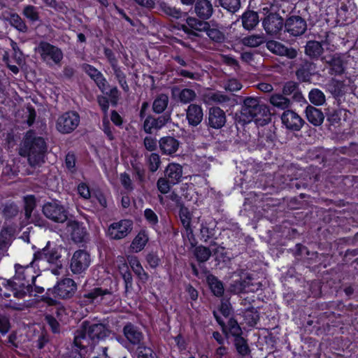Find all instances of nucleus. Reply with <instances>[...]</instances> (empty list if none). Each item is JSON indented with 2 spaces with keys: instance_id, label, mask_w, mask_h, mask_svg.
<instances>
[{
  "instance_id": "nucleus-1",
  "label": "nucleus",
  "mask_w": 358,
  "mask_h": 358,
  "mask_svg": "<svg viewBox=\"0 0 358 358\" xmlns=\"http://www.w3.org/2000/svg\"><path fill=\"white\" fill-rule=\"evenodd\" d=\"M109 334L110 331L104 324L84 321L75 333L73 342L76 349L90 351L94 341L103 339Z\"/></svg>"
},
{
  "instance_id": "nucleus-2",
  "label": "nucleus",
  "mask_w": 358,
  "mask_h": 358,
  "mask_svg": "<svg viewBox=\"0 0 358 358\" xmlns=\"http://www.w3.org/2000/svg\"><path fill=\"white\" fill-rule=\"evenodd\" d=\"M47 151L46 143L43 138L37 136L32 131L26 133L19 148V154L27 157L31 166L39 165L44 162Z\"/></svg>"
},
{
  "instance_id": "nucleus-3",
  "label": "nucleus",
  "mask_w": 358,
  "mask_h": 358,
  "mask_svg": "<svg viewBox=\"0 0 358 358\" xmlns=\"http://www.w3.org/2000/svg\"><path fill=\"white\" fill-rule=\"evenodd\" d=\"M241 117L244 122L255 121L257 124L263 126L271 120L268 108L261 103L258 98L246 97L241 107Z\"/></svg>"
},
{
  "instance_id": "nucleus-4",
  "label": "nucleus",
  "mask_w": 358,
  "mask_h": 358,
  "mask_svg": "<svg viewBox=\"0 0 358 358\" xmlns=\"http://www.w3.org/2000/svg\"><path fill=\"white\" fill-rule=\"evenodd\" d=\"M15 270L13 294L16 298L22 299L33 291L31 282H34L36 276L31 275L32 268L29 265L16 264Z\"/></svg>"
},
{
  "instance_id": "nucleus-5",
  "label": "nucleus",
  "mask_w": 358,
  "mask_h": 358,
  "mask_svg": "<svg viewBox=\"0 0 358 358\" xmlns=\"http://www.w3.org/2000/svg\"><path fill=\"white\" fill-rule=\"evenodd\" d=\"M43 62L52 66L60 64L63 52L59 48L45 41H41L36 49Z\"/></svg>"
},
{
  "instance_id": "nucleus-6",
  "label": "nucleus",
  "mask_w": 358,
  "mask_h": 358,
  "mask_svg": "<svg viewBox=\"0 0 358 358\" xmlns=\"http://www.w3.org/2000/svg\"><path fill=\"white\" fill-rule=\"evenodd\" d=\"M113 295L111 288L94 287L87 292L84 293L79 298V303L81 306H87L92 303H99L103 300L110 298Z\"/></svg>"
},
{
  "instance_id": "nucleus-7",
  "label": "nucleus",
  "mask_w": 358,
  "mask_h": 358,
  "mask_svg": "<svg viewBox=\"0 0 358 358\" xmlns=\"http://www.w3.org/2000/svg\"><path fill=\"white\" fill-rule=\"evenodd\" d=\"M133 229V222L130 220H121L111 223L106 231V236L110 240H121L127 237Z\"/></svg>"
},
{
  "instance_id": "nucleus-8",
  "label": "nucleus",
  "mask_w": 358,
  "mask_h": 358,
  "mask_svg": "<svg viewBox=\"0 0 358 358\" xmlns=\"http://www.w3.org/2000/svg\"><path fill=\"white\" fill-rule=\"evenodd\" d=\"M266 16L262 20V26L267 34L276 36L285 26L283 18L277 13L269 12L267 8H264Z\"/></svg>"
},
{
  "instance_id": "nucleus-9",
  "label": "nucleus",
  "mask_w": 358,
  "mask_h": 358,
  "mask_svg": "<svg viewBox=\"0 0 358 358\" xmlns=\"http://www.w3.org/2000/svg\"><path fill=\"white\" fill-rule=\"evenodd\" d=\"M79 123V115L76 112L69 111L57 118L56 128L62 134H69L78 127Z\"/></svg>"
},
{
  "instance_id": "nucleus-10",
  "label": "nucleus",
  "mask_w": 358,
  "mask_h": 358,
  "mask_svg": "<svg viewBox=\"0 0 358 358\" xmlns=\"http://www.w3.org/2000/svg\"><path fill=\"white\" fill-rule=\"evenodd\" d=\"M43 213L49 220L63 223L67 220V212L64 207L57 201L48 202L43 206Z\"/></svg>"
},
{
  "instance_id": "nucleus-11",
  "label": "nucleus",
  "mask_w": 358,
  "mask_h": 358,
  "mask_svg": "<svg viewBox=\"0 0 358 358\" xmlns=\"http://www.w3.org/2000/svg\"><path fill=\"white\" fill-rule=\"evenodd\" d=\"M126 341L132 346H143L144 335L140 328L131 322H127L122 329Z\"/></svg>"
},
{
  "instance_id": "nucleus-12",
  "label": "nucleus",
  "mask_w": 358,
  "mask_h": 358,
  "mask_svg": "<svg viewBox=\"0 0 358 358\" xmlns=\"http://www.w3.org/2000/svg\"><path fill=\"white\" fill-rule=\"evenodd\" d=\"M91 262L90 255L85 250L76 251L71 260L70 268L75 274H80L87 269Z\"/></svg>"
},
{
  "instance_id": "nucleus-13",
  "label": "nucleus",
  "mask_w": 358,
  "mask_h": 358,
  "mask_svg": "<svg viewBox=\"0 0 358 358\" xmlns=\"http://www.w3.org/2000/svg\"><path fill=\"white\" fill-rule=\"evenodd\" d=\"M77 290V285L71 278H64L53 288L54 294L60 299H67L73 296Z\"/></svg>"
},
{
  "instance_id": "nucleus-14",
  "label": "nucleus",
  "mask_w": 358,
  "mask_h": 358,
  "mask_svg": "<svg viewBox=\"0 0 358 358\" xmlns=\"http://www.w3.org/2000/svg\"><path fill=\"white\" fill-rule=\"evenodd\" d=\"M285 31L292 36L303 35L307 29L306 20L299 15L289 17L285 22Z\"/></svg>"
},
{
  "instance_id": "nucleus-15",
  "label": "nucleus",
  "mask_w": 358,
  "mask_h": 358,
  "mask_svg": "<svg viewBox=\"0 0 358 358\" xmlns=\"http://www.w3.org/2000/svg\"><path fill=\"white\" fill-rule=\"evenodd\" d=\"M283 125L291 131H298L303 126L304 120L294 110H285L281 115Z\"/></svg>"
},
{
  "instance_id": "nucleus-16",
  "label": "nucleus",
  "mask_w": 358,
  "mask_h": 358,
  "mask_svg": "<svg viewBox=\"0 0 358 358\" xmlns=\"http://www.w3.org/2000/svg\"><path fill=\"white\" fill-rule=\"evenodd\" d=\"M62 250L59 247L51 248L47 245L41 252H38V258L48 262L49 264H55L57 267L62 266Z\"/></svg>"
},
{
  "instance_id": "nucleus-17",
  "label": "nucleus",
  "mask_w": 358,
  "mask_h": 358,
  "mask_svg": "<svg viewBox=\"0 0 358 358\" xmlns=\"http://www.w3.org/2000/svg\"><path fill=\"white\" fill-rule=\"evenodd\" d=\"M194 11L199 19L206 20L213 15L214 8L210 0H196L194 4Z\"/></svg>"
},
{
  "instance_id": "nucleus-18",
  "label": "nucleus",
  "mask_w": 358,
  "mask_h": 358,
  "mask_svg": "<svg viewBox=\"0 0 358 358\" xmlns=\"http://www.w3.org/2000/svg\"><path fill=\"white\" fill-rule=\"evenodd\" d=\"M170 115L164 114L157 118L148 116L143 123V130L147 134H151L152 129H160L170 120Z\"/></svg>"
},
{
  "instance_id": "nucleus-19",
  "label": "nucleus",
  "mask_w": 358,
  "mask_h": 358,
  "mask_svg": "<svg viewBox=\"0 0 358 358\" xmlns=\"http://www.w3.org/2000/svg\"><path fill=\"white\" fill-rule=\"evenodd\" d=\"M203 118L202 107L199 104L191 103L186 109V119L189 125L196 127Z\"/></svg>"
},
{
  "instance_id": "nucleus-20",
  "label": "nucleus",
  "mask_w": 358,
  "mask_h": 358,
  "mask_svg": "<svg viewBox=\"0 0 358 358\" xmlns=\"http://www.w3.org/2000/svg\"><path fill=\"white\" fill-rule=\"evenodd\" d=\"M268 49L273 53L294 59L297 56V51L292 48H287L280 42L271 41L267 43Z\"/></svg>"
},
{
  "instance_id": "nucleus-21",
  "label": "nucleus",
  "mask_w": 358,
  "mask_h": 358,
  "mask_svg": "<svg viewBox=\"0 0 358 358\" xmlns=\"http://www.w3.org/2000/svg\"><path fill=\"white\" fill-rule=\"evenodd\" d=\"M226 122L224 112L218 107H213L209 109L208 124L214 129L222 128Z\"/></svg>"
},
{
  "instance_id": "nucleus-22",
  "label": "nucleus",
  "mask_w": 358,
  "mask_h": 358,
  "mask_svg": "<svg viewBox=\"0 0 358 358\" xmlns=\"http://www.w3.org/2000/svg\"><path fill=\"white\" fill-rule=\"evenodd\" d=\"M83 70L94 80L99 90L105 93L108 87V82L103 74L90 64H85L83 66Z\"/></svg>"
},
{
  "instance_id": "nucleus-23",
  "label": "nucleus",
  "mask_w": 358,
  "mask_h": 358,
  "mask_svg": "<svg viewBox=\"0 0 358 358\" xmlns=\"http://www.w3.org/2000/svg\"><path fill=\"white\" fill-rule=\"evenodd\" d=\"M68 231L71 232L72 240L76 243L85 241L87 233L86 229L76 221H69L67 224Z\"/></svg>"
},
{
  "instance_id": "nucleus-24",
  "label": "nucleus",
  "mask_w": 358,
  "mask_h": 358,
  "mask_svg": "<svg viewBox=\"0 0 358 358\" xmlns=\"http://www.w3.org/2000/svg\"><path fill=\"white\" fill-rule=\"evenodd\" d=\"M313 64L307 60H301L296 71V76L300 82H309L313 75Z\"/></svg>"
},
{
  "instance_id": "nucleus-25",
  "label": "nucleus",
  "mask_w": 358,
  "mask_h": 358,
  "mask_svg": "<svg viewBox=\"0 0 358 358\" xmlns=\"http://www.w3.org/2000/svg\"><path fill=\"white\" fill-rule=\"evenodd\" d=\"M159 146L163 154L171 155L178 150L179 142L172 136H165L159 141Z\"/></svg>"
},
{
  "instance_id": "nucleus-26",
  "label": "nucleus",
  "mask_w": 358,
  "mask_h": 358,
  "mask_svg": "<svg viewBox=\"0 0 358 358\" xmlns=\"http://www.w3.org/2000/svg\"><path fill=\"white\" fill-rule=\"evenodd\" d=\"M164 174L172 185H176L181 180L182 167L178 164L171 163L166 166Z\"/></svg>"
},
{
  "instance_id": "nucleus-27",
  "label": "nucleus",
  "mask_w": 358,
  "mask_h": 358,
  "mask_svg": "<svg viewBox=\"0 0 358 358\" xmlns=\"http://www.w3.org/2000/svg\"><path fill=\"white\" fill-rule=\"evenodd\" d=\"M306 117L308 121L313 126H320L324 120V115L320 109L308 105L305 110Z\"/></svg>"
},
{
  "instance_id": "nucleus-28",
  "label": "nucleus",
  "mask_w": 358,
  "mask_h": 358,
  "mask_svg": "<svg viewBox=\"0 0 358 358\" xmlns=\"http://www.w3.org/2000/svg\"><path fill=\"white\" fill-rule=\"evenodd\" d=\"M201 19L194 17H188L186 20L187 25H184L182 29L186 33L190 34V29L198 31H206L208 28V22Z\"/></svg>"
},
{
  "instance_id": "nucleus-29",
  "label": "nucleus",
  "mask_w": 358,
  "mask_h": 358,
  "mask_svg": "<svg viewBox=\"0 0 358 358\" xmlns=\"http://www.w3.org/2000/svg\"><path fill=\"white\" fill-rule=\"evenodd\" d=\"M214 315L216 318V320L217 322L222 326L223 331L227 334L228 333L230 334L232 336L235 338L238 336H241L242 334V329L238 325L237 321L234 320L233 318H230L227 323V328L224 326V322L222 321L218 317L216 313L214 312Z\"/></svg>"
},
{
  "instance_id": "nucleus-30",
  "label": "nucleus",
  "mask_w": 358,
  "mask_h": 358,
  "mask_svg": "<svg viewBox=\"0 0 358 358\" xmlns=\"http://www.w3.org/2000/svg\"><path fill=\"white\" fill-rule=\"evenodd\" d=\"M206 101L208 103H215L223 105L229 102L231 97L224 94L222 92H209L205 94Z\"/></svg>"
},
{
  "instance_id": "nucleus-31",
  "label": "nucleus",
  "mask_w": 358,
  "mask_h": 358,
  "mask_svg": "<svg viewBox=\"0 0 358 358\" xmlns=\"http://www.w3.org/2000/svg\"><path fill=\"white\" fill-rule=\"evenodd\" d=\"M127 260L131 269L138 278L141 280L146 281L148 279V275L145 272L138 258L135 256H129Z\"/></svg>"
},
{
  "instance_id": "nucleus-32",
  "label": "nucleus",
  "mask_w": 358,
  "mask_h": 358,
  "mask_svg": "<svg viewBox=\"0 0 358 358\" xmlns=\"http://www.w3.org/2000/svg\"><path fill=\"white\" fill-rule=\"evenodd\" d=\"M242 23L244 29H253L259 23V16L255 11L249 10L243 13Z\"/></svg>"
},
{
  "instance_id": "nucleus-33",
  "label": "nucleus",
  "mask_w": 358,
  "mask_h": 358,
  "mask_svg": "<svg viewBox=\"0 0 358 358\" xmlns=\"http://www.w3.org/2000/svg\"><path fill=\"white\" fill-rule=\"evenodd\" d=\"M306 54L311 58H317L323 52V48L320 43L315 41H310L305 47Z\"/></svg>"
},
{
  "instance_id": "nucleus-34",
  "label": "nucleus",
  "mask_w": 358,
  "mask_h": 358,
  "mask_svg": "<svg viewBox=\"0 0 358 358\" xmlns=\"http://www.w3.org/2000/svg\"><path fill=\"white\" fill-rule=\"evenodd\" d=\"M326 63L329 65L331 75H341L344 72L343 62L340 57L334 56Z\"/></svg>"
},
{
  "instance_id": "nucleus-35",
  "label": "nucleus",
  "mask_w": 358,
  "mask_h": 358,
  "mask_svg": "<svg viewBox=\"0 0 358 358\" xmlns=\"http://www.w3.org/2000/svg\"><path fill=\"white\" fill-rule=\"evenodd\" d=\"M169 99L165 94H159L154 100L152 103V110L155 113L160 114L163 113L168 106Z\"/></svg>"
},
{
  "instance_id": "nucleus-36",
  "label": "nucleus",
  "mask_w": 358,
  "mask_h": 358,
  "mask_svg": "<svg viewBox=\"0 0 358 358\" xmlns=\"http://www.w3.org/2000/svg\"><path fill=\"white\" fill-rule=\"evenodd\" d=\"M148 241V237L144 232H139L132 241L130 248L134 252L141 251Z\"/></svg>"
},
{
  "instance_id": "nucleus-37",
  "label": "nucleus",
  "mask_w": 358,
  "mask_h": 358,
  "mask_svg": "<svg viewBox=\"0 0 358 358\" xmlns=\"http://www.w3.org/2000/svg\"><path fill=\"white\" fill-rule=\"evenodd\" d=\"M159 10L165 15L174 19H180L182 17L183 13L180 8L173 7L166 2H160L159 3Z\"/></svg>"
},
{
  "instance_id": "nucleus-38",
  "label": "nucleus",
  "mask_w": 358,
  "mask_h": 358,
  "mask_svg": "<svg viewBox=\"0 0 358 358\" xmlns=\"http://www.w3.org/2000/svg\"><path fill=\"white\" fill-rule=\"evenodd\" d=\"M345 85L343 82L332 78L327 84L328 91L334 96L339 97L343 94Z\"/></svg>"
},
{
  "instance_id": "nucleus-39",
  "label": "nucleus",
  "mask_w": 358,
  "mask_h": 358,
  "mask_svg": "<svg viewBox=\"0 0 358 358\" xmlns=\"http://www.w3.org/2000/svg\"><path fill=\"white\" fill-rule=\"evenodd\" d=\"M145 157L149 169V171L152 173L156 172L161 165L160 156L155 152L151 154H145Z\"/></svg>"
},
{
  "instance_id": "nucleus-40",
  "label": "nucleus",
  "mask_w": 358,
  "mask_h": 358,
  "mask_svg": "<svg viewBox=\"0 0 358 358\" xmlns=\"http://www.w3.org/2000/svg\"><path fill=\"white\" fill-rule=\"evenodd\" d=\"M264 42L265 37L264 34L251 35L242 39V43L244 45L252 48L258 47Z\"/></svg>"
},
{
  "instance_id": "nucleus-41",
  "label": "nucleus",
  "mask_w": 358,
  "mask_h": 358,
  "mask_svg": "<svg viewBox=\"0 0 358 358\" xmlns=\"http://www.w3.org/2000/svg\"><path fill=\"white\" fill-rule=\"evenodd\" d=\"M270 102L271 103L280 109H286L288 108L290 106L291 102L290 100L282 94H273L270 97Z\"/></svg>"
},
{
  "instance_id": "nucleus-42",
  "label": "nucleus",
  "mask_w": 358,
  "mask_h": 358,
  "mask_svg": "<svg viewBox=\"0 0 358 358\" xmlns=\"http://www.w3.org/2000/svg\"><path fill=\"white\" fill-rule=\"evenodd\" d=\"M206 32L208 37L215 42H222L224 40V32L217 26H210L208 24V28L206 30Z\"/></svg>"
},
{
  "instance_id": "nucleus-43",
  "label": "nucleus",
  "mask_w": 358,
  "mask_h": 358,
  "mask_svg": "<svg viewBox=\"0 0 358 358\" xmlns=\"http://www.w3.org/2000/svg\"><path fill=\"white\" fill-rule=\"evenodd\" d=\"M310 101L315 106H322L326 101L324 94L319 89H313L308 94Z\"/></svg>"
},
{
  "instance_id": "nucleus-44",
  "label": "nucleus",
  "mask_w": 358,
  "mask_h": 358,
  "mask_svg": "<svg viewBox=\"0 0 358 358\" xmlns=\"http://www.w3.org/2000/svg\"><path fill=\"white\" fill-rule=\"evenodd\" d=\"M179 217L182 224L187 231L192 232L190 223L192 220V215L187 208L182 206L179 210Z\"/></svg>"
},
{
  "instance_id": "nucleus-45",
  "label": "nucleus",
  "mask_w": 358,
  "mask_h": 358,
  "mask_svg": "<svg viewBox=\"0 0 358 358\" xmlns=\"http://www.w3.org/2000/svg\"><path fill=\"white\" fill-rule=\"evenodd\" d=\"M208 282L214 295L216 296H222L224 293V287L222 282L213 275L208 277Z\"/></svg>"
},
{
  "instance_id": "nucleus-46",
  "label": "nucleus",
  "mask_w": 358,
  "mask_h": 358,
  "mask_svg": "<svg viewBox=\"0 0 358 358\" xmlns=\"http://www.w3.org/2000/svg\"><path fill=\"white\" fill-rule=\"evenodd\" d=\"M196 97V92L189 88H185L180 91L178 94V99L182 103H189L194 100H195Z\"/></svg>"
},
{
  "instance_id": "nucleus-47",
  "label": "nucleus",
  "mask_w": 358,
  "mask_h": 358,
  "mask_svg": "<svg viewBox=\"0 0 358 358\" xmlns=\"http://www.w3.org/2000/svg\"><path fill=\"white\" fill-rule=\"evenodd\" d=\"M234 345L238 353L242 356H245L250 352L247 341L241 336L234 338Z\"/></svg>"
},
{
  "instance_id": "nucleus-48",
  "label": "nucleus",
  "mask_w": 358,
  "mask_h": 358,
  "mask_svg": "<svg viewBox=\"0 0 358 358\" xmlns=\"http://www.w3.org/2000/svg\"><path fill=\"white\" fill-rule=\"evenodd\" d=\"M194 255L199 262H205L210 257L211 251L208 248L199 245L195 248Z\"/></svg>"
},
{
  "instance_id": "nucleus-49",
  "label": "nucleus",
  "mask_w": 358,
  "mask_h": 358,
  "mask_svg": "<svg viewBox=\"0 0 358 358\" xmlns=\"http://www.w3.org/2000/svg\"><path fill=\"white\" fill-rule=\"evenodd\" d=\"M9 22L11 26L21 32H26L28 29L24 20L17 14H11L9 17Z\"/></svg>"
},
{
  "instance_id": "nucleus-50",
  "label": "nucleus",
  "mask_w": 358,
  "mask_h": 358,
  "mask_svg": "<svg viewBox=\"0 0 358 358\" xmlns=\"http://www.w3.org/2000/svg\"><path fill=\"white\" fill-rule=\"evenodd\" d=\"M3 215L6 219H12L19 213V208L14 203H6L2 210Z\"/></svg>"
},
{
  "instance_id": "nucleus-51",
  "label": "nucleus",
  "mask_w": 358,
  "mask_h": 358,
  "mask_svg": "<svg viewBox=\"0 0 358 358\" xmlns=\"http://www.w3.org/2000/svg\"><path fill=\"white\" fill-rule=\"evenodd\" d=\"M113 69L115 78L117 80L121 87L123 89V90L124 92H129V87L127 85L125 74L121 71V69H120V67L117 66V65H114V67L113 68Z\"/></svg>"
},
{
  "instance_id": "nucleus-52",
  "label": "nucleus",
  "mask_w": 358,
  "mask_h": 358,
  "mask_svg": "<svg viewBox=\"0 0 358 358\" xmlns=\"http://www.w3.org/2000/svg\"><path fill=\"white\" fill-rule=\"evenodd\" d=\"M220 5L229 12L235 13L241 7L240 0H219Z\"/></svg>"
},
{
  "instance_id": "nucleus-53",
  "label": "nucleus",
  "mask_w": 358,
  "mask_h": 358,
  "mask_svg": "<svg viewBox=\"0 0 358 358\" xmlns=\"http://www.w3.org/2000/svg\"><path fill=\"white\" fill-rule=\"evenodd\" d=\"M136 358H158L156 353L146 345L136 348Z\"/></svg>"
},
{
  "instance_id": "nucleus-54",
  "label": "nucleus",
  "mask_w": 358,
  "mask_h": 358,
  "mask_svg": "<svg viewBox=\"0 0 358 358\" xmlns=\"http://www.w3.org/2000/svg\"><path fill=\"white\" fill-rule=\"evenodd\" d=\"M24 214L27 218H29L31 215L33 210L36 207V199L34 196L28 195L24 198Z\"/></svg>"
},
{
  "instance_id": "nucleus-55",
  "label": "nucleus",
  "mask_w": 358,
  "mask_h": 358,
  "mask_svg": "<svg viewBox=\"0 0 358 358\" xmlns=\"http://www.w3.org/2000/svg\"><path fill=\"white\" fill-rule=\"evenodd\" d=\"M23 15L31 22H36L39 20V13L37 8L31 5L24 6Z\"/></svg>"
},
{
  "instance_id": "nucleus-56",
  "label": "nucleus",
  "mask_w": 358,
  "mask_h": 358,
  "mask_svg": "<svg viewBox=\"0 0 358 358\" xmlns=\"http://www.w3.org/2000/svg\"><path fill=\"white\" fill-rule=\"evenodd\" d=\"M10 245V234L7 229H2L0 232V250L5 251Z\"/></svg>"
},
{
  "instance_id": "nucleus-57",
  "label": "nucleus",
  "mask_w": 358,
  "mask_h": 358,
  "mask_svg": "<svg viewBox=\"0 0 358 358\" xmlns=\"http://www.w3.org/2000/svg\"><path fill=\"white\" fill-rule=\"evenodd\" d=\"M171 185H172L169 180L166 178H159L157 182V187L158 190L162 194H166L170 191Z\"/></svg>"
},
{
  "instance_id": "nucleus-58",
  "label": "nucleus",
  "mask_w": 358,
  "mask_h": 358,
  "mask_svg": "<svg viewBox=\"0 0 358 358\" xmlns=\"http://www.w3.org/2000/svg\"><path fill=\"white\" fill-rule=\"evenodd\" d=\"M145 220L152 226H156L158 223V217L157 214L150 208H146L144 210Z\"/></svg>"
},
{
  "instance_id": "nucleus-59",
  "label": "nucleus",
  "mask_w": 358,
  "mask_h": 358,
  "mask_svg": "<svg viewBox=\"0 0 358 358\" xmlns=\"http://www.w3.org/2000/svg\"><path fill=\"white\" fill-rule=\"evenodd\" d=\"M74 342L72 344L71 350L69 352L66 358H85L86 354L89 351H84L81 348L76 350Z\"/></svg>"
},
{
  "instance_id": "nucleus-60",
  "label": "nucleus",
  "mask_w": 358,
  "mask_h": 358,
  "mask_svg": "<svg viewBox=\"0 0 358 358\" xmlns=\"http://www.w3.org/2000/svg\"><path fill=\"white\" fill-rule=\"evenodd\" d=\"M143 145L149 152L155 151L157 148V141L152 136H146L143 140Z\"/></svg>"
},
{
  "instance_id": "nucleus-61",
  "label": "nucleus",
  "mask_w": 358,
  "mask_h": 358,
  "mask_svg": "<svg viewBox=\"0 0 358 358\" xmlns=\"http://www.w3.org/2000/svg\"><path fill=\"white\" fill-rule=\"evenodd\" d=\"M10 328V324L8 317L4 315L0 314V332L2 334H6L8 332Z\"/></svg>"
},
{
  "instance_id": "nucleus-62",
  "label": "nucleus",
  "mask_w": 358,
  "mask_h": 358,
  "mask_svg": "<svg viewBox=\"0 0 358 358\" xmlns=\"http://www.w3.org/2000/svg\"><path fill=\"white\" fill-rule=\"evenodd\" d=\"M200 233L202 239H203L204 241H207L214 235V230L207 227L206 224L202 223Z\"/></svg>"
},
{
  "instance_id": "nucleus-63",
  "label": "nucleus",
  "mask_w": 358,
  "mask_h": 358,
  "mask_svg": "<svg viewBox=\"0 0 358 358\" xmlns=\"http://www.w3.org/2000/svg\"><path fill=\"white\" fill-rule=\"evenodd\" d=\"M226 90L236 92L242 88V85L236 79L229 80L224 85Z\"/></svg>"
},
{
  "instance_id": "nucleus-64",
  "label": "nucleus",
  "mask_w": 358,
  "mask_h": 358,
  "mask_svg": "<svg viewBox=\"0 0 358 358\" xmlns=\"http://www.w3.org/2000/svg\"><path fill=\"white\" fill-rule=\"evenodd\" d=\"M45 320L50 325L53 332L55 333L59 331L58 320L55 317V315H46Z\"/></svg>"
}]
</instances>
